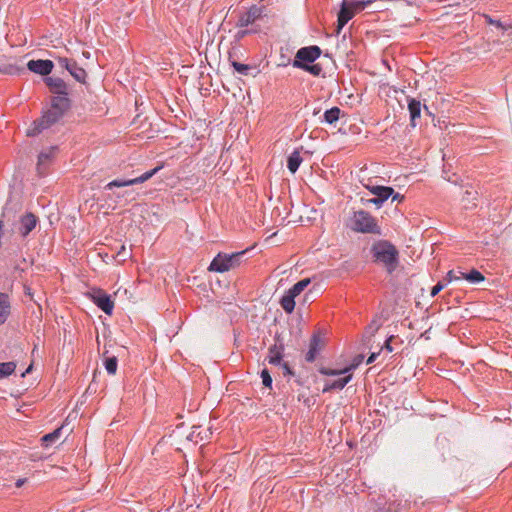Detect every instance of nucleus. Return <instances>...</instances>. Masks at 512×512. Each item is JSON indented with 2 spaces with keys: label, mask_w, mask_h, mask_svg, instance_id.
<instances>
[{
  "label": "nucleus",
  "mask_w": 512,
  "mask_h": 512,
  "mask_svg": "<svg viewBox=\"0 0 512 512\" xmlns=\"http://www.w3.org/2000/svg\"><path fill=\"white\" fill-rule=\"evenodd\" d=\"M370 252L374 261L383 264L389 274L396 270L399 264V251L392 242L378 240L373 243Z\"/></svg>",
  "instance_id": "obj_1"
},
{
  "label": "nucleus",
  "mask_w": 512,
  "mask_h": 512,
  "mask_svg": "<svg viewBox=\"0 0 512 512\" xmlns=\"http://www.w3.org/2000/svg\"><path fill=\"white\" fill-rule=\"evenodd\" d=\"M347 227L357 233L382 234L376 219L365 210L353 211L349 216Z\"/></svg>",
  "instance_id": "obj_2"
},
{
  "label": "nucleus",
  "mask_w": 512,
  "mask_h": 512,
  "mask_svg": "<svg viewBox=\"0 0 512 512\" xmlns=\"http://www.w3.org/2000/svg\"><path fill=\"white\" fill-rule=\"evenodd\" d=\"M65 114L55 109L48 108L42 112L40 118L34 120L26 131L28 137H35L52 125L58 123Z\"/></svg>",
  "instance_id": "obj_3"
},
{
  "label": "nucleus",
  "mask_w": 512,
  "mask_h": 512,
  "mask_svg": "<svg viewBox=\"0 0 512 512\" xmlns=\"http://www.w3.org/2000/svg\"><path fill=\"white\" fill-rule=\"evenodd\" d=\"M322 54V50L317 45L301 47L297 50L292 61V66L297 69H303L305 65L314 63Z\"/></svg>",
  "instance_id": "obj_4"
},
{
  "label": "nucleus",
  "mask_w": 512,
  "mask_h": 512,
  "mask_svg": "<svg viewBox=\"0 0 512 512\" xmlns=\"http://www.w3.org/2000/svg\"><path fill=\"white\" fill-rule=\"evenodd\" d=\"M367 189L374 195V197L369 199L361 198L362 203L366 206L374 205L378 209L383 206L394 192L392 187L382 185H368Z\"/></svg>",
  "instance_id": "obj_5"
},
{
  "label": "nucleus",
  "mask_w": 512,
  "mask_h": 512,
  "mask_svg": "<svg viewBox=\"0 0 512 512\" xmlns=\"http://www.w3.org/2000/svg\"><path fill=\"white\" fill-rule=\"evenodd\" d=\"M89 298L91 301L101 309L106 315L111 316L114 310V302L109 295L104 290L97 288L92 289L89 293Z\"/></svg>",
  "instance_id": "obj_6"
},
{
  "label": "nucleus",
  "mask_w": 512,
  "mask_h": 512,
  "mask_svg": "<svg viewBox=\"0 0 512 512\" xmlns=\"http://www.w3.org/2000/svg\"><path fill=\"white\" fill-rule=\"evenodd\" d=\"M264 7L252 5L246 12L242 13L237 22L236 27L244 28L254 24L257 20L262 19L264 16Z\"/></svg>",
  "instance_id": "obj_7"
},
{
  "label": "nucleus",
  "mask_w": 512,
  "mask_h": 512,
  "mask_svg": "<svg viewBox=\"0 0 512 512\" xmlns=\"http://www.w3.org/2000/svg\"><path fill=\"white\" fill-rule=\"evenodd\" d=\"M27 68L29 71L35 74L50 77L49 74L52 72L54 68V63L52 60L49 59L30 60L27 63Z\"/></svg>",
  "instance_id": "obj_8"
},
{
  "label": "nucleus",
  "mask_w": 512,
  "mask_h": 512,
  "mask_svg": "<svg viewBox=\"0 0 512 512\" xmlns=\"http://www.w3.org/2000/svg\"><path fill=\"white\" fill-rule=\"evenodd\" d=\"M231 270V259L227 253L219 252L210 262L208 271L216 273H225Z\"/></svg>",
  "instance_id": "obj_9"
},
{
  "label": "nucleus",
  "mask_w": 512,
  "mask_h": 512,
  "mask_svg": "<svg viewBox=\"0 0 512 512\" xmlns=\"http://www.w3.org/2000/svg\"><path fill=\"white\" fill-rule=\"evenodd\" d=\"M284 344L280 335L276 334L275 344L270 346L267 361L271 365L279 366L283 362Z\"/></svg>",
  "instance_id": "obj_10"
},
{
  "label": "nucleus",
  "mask_w": 512,
  "mask_h": 512,
  "mask_svg": "<svg viewBox=\"0 0 512 512\" xmlns=\"http://www.w3.org/2000/svg\"><path fill=\"white\" fill-rule=\"evenodd\" d=\"M45 84L53 95H69L67 83L59 77H45Z\"/></svg>",
  "instance_id": "obj_11"
},
{
  "label": "nucleus",
  "mask_w": 512,
  "mask_h": 512,
  "mask_svg": "<svg viewBox=\"0 0 512 512\" xmlns=\"http://www.w3.org/2000/svg\"><path fill=\"white\" fill-rule=\"evenodd\" d=\"M407 109L409 112L410 126L415 128L417 126V120L421 116L422 104L420 100L412 97H407Z\"/></svg>",
  "instance_id": "obj_12"
},
{
  "label": "nucleus",
  "mask_w": 512,
  "mask_h": 512,
  "mask_svg": "<svg viewBox=\"0 0 512 512\" xmlns=\"http://www.w3.org/2000/svg\"><path fill=\"white\" fill-rule=\"evenodd\" d=\"M37 223L38 218L33 213L27 212L26 214L20 217V234L23 237L28 236L30 232L35 229Z\"/></svg>",
  "instance_id": "obj_13"
},
{
  "label": "nucleus",
  "mask_w": 512,
  "mask_h": 512,
  "mask_svg": "<svg viewBox=\"0 0 512 512\" xmlns=\"http://www.w3.org/2000/svg\"><path fill=\"white\" fill-rule=\"evenodd\" d=\"M50 105V108L65 114L71 108V100L69 95H53Z\"/></svg>",
  "instance_id": "obj_14"
},
{
  "label": "nucleus",
  "mask_w": 512,
  "mask_h": 512,
  "mask_svg": "<svg viewBox=\"0 0 512 512\" xmlns=\"http://www.w3.org/2000/svg\"><path fill=\"white\" fill-rule=\"evenodd\" d=\"M11 296L6 292H0V320H7L11 315Z\"/></svg>",
  "instance_id": "obj_15"
},
{
  "label": "nucleus",
  "mask_w": 512,
  "mask_h": 512,
  "mask_svg": "<svg viewBox=\"0 0 512 512\" xmlns=\"http://www.w3.org/2000/svg\"><path fill=\"white\" fill-rule=\"evenodd\" d=\"M211 434L212 432L210 428L201 429V426H193L192 431L188 435L187 439L197 444L199 442L208 440Z\"/></svg>",
  "instance_id": "obj_16"
},
{
  "label": "nucleus",
  "mask_w": 512,
  "mask_h": 512,
  "mask_svg": "<svg viewBox=\"0 0 512 512\" xmlns=\"http://www.w3.org/2000/svg\"><path fill=\"white\" fill-rule=\"evenodd\" d=\"M341 115L344 116V112L339 107L333 106L324 112L323 116L320 118V122L332 125L340 119Z\"/></svg>",
  "instance_id": "obj_17"
},
{
  "label": "nucleus",
  "mask_w": 512,
  "mask_h": 512,
  "mask_svg": "<svg viewBox=\"0 0 512 512\" xmlns=\"http://www.w3.org/2000/svg\"><path fill=\"white\" fill-rule=\"evenodd\" d=\"M381 325L377 324V322H371L366 326L365 331L362 335V345L364 348H372V338L375 336L376 332L380 329Z\"/></svg>",
  "instance_id": "obj_18"
},
{
  "label": "nucleus",
  "mask_w": 512,
  "mask_h": 512,
  "mask_svg": "<svg viewBox=\"0 0 512 512\" xmlns=\"http://www.w3.org/2000/svg\"><path fill=\"white\" fill-rule=\"evenodd\" d=\"M230 65L233 67L234 71L237 72L241 76H256L259 71L256 70V67H253L248 64L240 63L236 60L229 59Z\"/></svg>",
  "instance_id": "obj_19"
},
{
  "label": "nucleus",
  "mask_w": 512,
  "mask_h": 512,
  "mask_svg": "<svg viewBox=\"0 0 512 512\" xmlns=\"http://www.w3.org/2000/svg\"><path fill=\"white\" fill-rule=\"evenodd\" d=\"M356 14L350 1L343 0L338 11L337 18H340L342 22L348 23Z\"/></svg>",
  "instance_id": "obj_20"
},
{
  "label": "nucleus",
  "mask_w": 512,
  "mask_h": 512,
  "mask_svg": "<svg viewBox=\"0 0 512 512\" xmlns=\"http://www.w3.org/2000/svg\"><path fill=\"white\" fill-rule=\"evenodd\" d=\"M300 149H295L288 157H287V168L292 173L295 174L297 170L299 169L303 158L300 154Z\"/></svg>",
  "instance_id": "obj_21"
},
{
  "label": "nucleus",
  "mask_w": 512,
  "mask_h": 512,
  "mask_svg": "<svg viewBox=\"0 0 512 512\" xmlns=\"http://www.w3.org/2000/svg\"><path fill=\"white\" fill-rule=\"evenodd\" d=\"M296 296L293 295L289 290L285 291L280 298V305L283 310L287 313H292L296 305Z\"/></svg>",
  "instance_id": "obj_22"
},
{
  "label": "nucleus",
  "mask_w": 512,
  "mask_h": 512,
  "mask_svg": "<svg viewBox=\"0 0 512 512\" xmlns=\"http://www.w3.org/2000/svg\"><path fill=\"white\" fill-rule=\"evenodd\" d=\"M351 379L352 375L349 374L335 381L327 382L323 388V392L325 393L332 390H341L350 382Z\"/></svg>",
  "instance_id": "obj_23"
},
{
  "label": "nucleus",
  "mask_w": 512,
  "mask_h": 512,
  "mask_svg": "<svg viewBox=\"0 0 512 512\" xmlns=\"http://www.w3.org/2000/svg\"><path fill=\"white\" fill-rule=\"evenodd\" d=\"M68 72L77 82L81 84L86 83L87 72L84 68L80 67L76 61L73 62Z\"/></svg>",
  "instance_id": "obj_24"
},
{
  "label": "nucleus",
  "mask_w": 512,
  "mask_h": 512,
  "mask_svg": "<svg viewBox=\"0 0 512 512\" xmlns=\"http://www.w3.org/2000/svg\"><path fill=\"white\" fill-rule=\"evenodd\" d=\"M164 168V163L157 165L156 167L144 172L140 176L133 178L134 185L141 184L152 178L156 175L160 170Z\"/></svg>",
  "instance_id": "obj_25"
},
{
  "label": "nucleus",
  "mask_w": 512,
  "mask_h": 512,
  "mask_svg": "<svg viewBox=\"0 0 512 512\" xmlns=\"http://www.w3.org/2000/svg\"><path fill=\"white\" fill-rule=\"evenodd\" d=\"M57 147H51L48 150L41 151L38 155V163H37V169L40 174H42V166L50 161V159L53 157L55 150Z\"/></svg>",
  "instance_id": "obj_26"
},
{
  "label": "nucleus",
  "mask_w": 512,
  "mask_h": 512,
  "mask_svg": "<svg viewBox=\"0 0 512 512\" xmlns=\"http://www.w3.org/2000/svg\"><path fill=\"white\" fill-rule=\"evenodd\" d=\"M462 279L467 280L472 284H477L485 280L484 275L477 269H472L467 273L460 272Z\"/></svg>",
  "instance_id": "obj_27"
},
{
  "label": "nucleus",
  "mask_w": 512,
  "mask_h": 512,
  "mask_svg": "<svg viewBox=\"0 0 512 512\" xmlns=\"http://www.w3.org/2000/svg\"><path fill=\"white\" fill-rule=\"evenodd\" d=\"M250 250H251V248H247V249L242 250V251H238V252H234V253L228 254V258L231 259V269H234V268L240 266L242 264V262L244 261L243 260L244 256Z\"/></svg>",
  "instance_id": "obj_28"
},
{
  "label": "nucleus",
  "mask_w": 512,
  "mask_h": 512,
  "mask_svg": "<svg viewBox=\"0 0 512 512\" xmlns=\"http://www.w3.org/2000/svg\"><path fill=\"white\" fill-rule=\"evenodd\" d=\"M134 185L132 179H114L104 186V190H112L114 188H121Z\"/></svg>",
  "instance_id": "obj_29"
},
{
  "label": "nucleus",
  "mask_w": 512,
  "mask_h": 512,
  "mask_svg": "<svg viewBox=\"0 0 512 512\" xmlns=\"http://www.w3.org/2000/svg\"><path fill=\"white\" fill-rule=\"evenodd\" d=\"M311 283L310 278H304L296 282L290 289H288L293 295L298 297Z\"/></svg>",
  "instance_id": "obj_30"
},
{
  "label": "nucleus",
  "mask_w": 512,
  "mask_h": 512,
  "mask_svg": "<svg viewBox=\"0 0 512 512\" xmlns=\"http://www.w3.org/2000/svg\"><path fill=\"white\" fill-rule=\"evenodd\" d=\"M62 427L55 429L53 432L45 434L42 438V444L48 447L51 443L55 442L61 435Z\"/></svg>",
  "instance_id": "obj_31"
},
{
  "label": "nucleus",
  "mask_w": 512,
  "mask_h": 512,
  "mask_svg": "<svg viewBox=\"0 0 512 512\" xmlns=\"http://www.w3.org/2000/svg\"><path fill=\"white\" fill-rule=\"evenodd\" d=\"M15 368H16L15 362L10 361V362L0 363V379L11 375L15 371Z\"/></svg>",
  "instance_id": "obj_32"
},
{
  "label": "nucleus",
  "mask_w": 512,
  "mask_h": 512,
  "mask_svg": "<svg viewBox=\"0 0 512 512\" xmlns=\"http://www.w3.org/2000/svg\"><path fill=\"white\" fill-rule=\"evenodd\" d=\"M104 366L109 374H115L117 371L118 360L116 356L106 357L104 360Z\"/></svg>",
  "instance_id": "obj_33"
},
{
  "label": "nucleus",
  "mask_w": 512,
  "mask_h": 512,
  "mask_svg": "<svg viewBox=\"0 0 512 512\" xmlns=\"http://www.w3.org/2000/svg\"><path fill=\"white\" fill-rule=\"evenodd\" d=\"M323 345H324V341L321 338L320 331L314 333L310 340L309 348H314V350L320 351L322 349Z\"/></svg>",
  "instance_id": "obj_34"
},
{
  "label": "nucleus",
  "mask_w": 512,
  "mask_h": 512,
  "mask_svg": "<svg viewBox=\"0 0 512 512\" xmlns=\"http://www.w3.org/2000/svg\"><path fill=\"white\" fill-rule=\"evenodd\" d=\"M303 71L315 76V77H318L320 76V74L322 73V66L318 63H312V64H309V65H305V67L302 69Z\"/></svg>",
  "instance_id": "obj_35"
},
{
  "label": "nucleus",
  "mask_w": 512,
  "mask_h": 512,
  "mask_svg": "<svg viewBox=\"0 0 512 512\" xmlns=\"http://www.w3.org/2000/svg\"><path fill=\"white\" fill-rule=\"evenodd\" d=\"M372 2H374V0H350L352 8H354L356 13L364 10Z\"/></svg>",
  "instance_id": "obj_36"
},
{
  "label": "nucleus",
  "mask_w": 512,
  "mask_h": 512,
  "mask_svg": "<svg viewBox=\"0 0 512 512\" xmlns=\"http://www.w3.org/2000/svg\"><path fill=\"white\" fill-rule=\"evenodd\" d=\"M319 372L322 375H326V376H338V375H342V374L348 373V369L344 368V369L337 370V369H330V368H326V367H321L319 369Z\"/></svg>",
  "instance_id": "obj_37"
},
{
  "label": "nucleus",
  "mask_w": 512,
  "mask_h": 512,
  "mask_svg": "<svg viewBox=\"0 0 512 512\" xmlns=\"http://www.w3.org/2000/svg\"><path fill=\"white\" fill-rule=\"evenodd\" d=\"M258 32H259L258 28H246V27H244V29H240V30L237 31V33L235 34V39L236 40H241L244 37H246L247 35L256 34Z\"/></svg>",
  "instance_id": "obj_38"
},
{
  "label": "nucleus",
  "mask_w": 512,
  "mask_h": 512,
  "mask_svg": "<svg viewBox=\"0 0 512 512\" xmlns=\"http://www.w3.org/2000/svg\"><path fill=\"white\" fill-rule=\"evenodd\" d=\"M261 378H262V383L265 387L267 388H272V377L270 375V372L268 369L264 368L262 371H261Z\"/></svg>",
  "instance_id": "obj_39"
},
{
  "label": "nucleus",
  "mask_w": 512,
  "mask_h": 512,
  "mask_svg": "<svg viewBox=\"0 0 512 512\" xmlns=\"http://www.w3.org/2000/svg\"><path fill=\"white\" fill-rule=\"evenodd\" d=\"M74 61H75L74 59H70V58H66V57H59L57 59L59 66L67 71H69V69L71 68V65L73 64Z\"/></svg>",
  "instance_id": "obj_40"
},
{
  "label": "nucleus",
  "mask_w": 512,
  "mask_h": 512,
  "mask_svg": "<svg viewBox=\"0 0 512 512\" xmlns=\"http://www.w3.org/2000/svg\"><path fill=\"white\" fill-rule=\"evenodd\" d=\"M74 61H75L74 59H70V58H66V57H59L57 59L59 66L67 71H69V69L71 68V65L73 64Z\"/></svg>",
  "instance_id": "obj_41"
},
{
  "label": "nucleus",
  "mask_w": 512,
  "mask_h": 512,
  "mask_svg": "<svg viewBox=\"0 0 512 512\" xmlns=\"http://www.w3.org/2000/svg\"><path fill=\"white\" fill-rule=\"evenodd\" d=\"M364 360V355L363 354H358L356 355L353 360H352V363L348 366V367H345L346 369H348V372L357 368Z\"/></svg>",
  "instance_id": "obj_42"
},
{
  "label": "nucleus",
  "mask_w": 512,
  "mask_h": 512,
  "mask_svg": "<svg viewBox=\"0 0 512 512\" xmlns=\"http://www.w3.org/2000/svg\"><path fill=\"white\" fill-rule=\"evenodd\" d=\"M484 18H485L486 23H488L490 25H494L497 28L506 30L505 25L500 20L494 19L490 15H486V14L484 15Z\"/></svg>",
  "instance_id": "obj_43"
},
{
  "label": "nucleus",
  "mask_w": 512,
  "mask_h": 512,
  "mask_svg": "<svg viewBox=\"0 0 512 512\" xmlns=\"http://www.w3.org/2000/svg\"><path fill=\"white\" fill-rule=\"evenodd\" d=\"M297 399L298 401H302L304 405L307 406L308 408L315 404V399L313 397H306L303 394H299Z\"/></svg>",
  "instance_id": "obj_44"
},
{
  "label": "nucleus",
  "mask_w": 512,
  "mask_h": 512,
  "mask_svg": "<svg viewBox=\"0 0 512 512\" xmlns=\"http://www.w3.org/2000/svg\"><path fill=\"white\" fill-rule=\"evenodd\" d=\"M446 286L445 281H439L436 285H434L431 289L430 295L431 297H435L444 287Z\"/></svg>",
  "instance_id": "obj_45"
},
{
  "label": "nucleus",
  "mask_w": 512,
  "mask_h": 512,
  "mask_svg": "<svg viewBox=\"0 0 512 512\" xmlns=\"http://www.w3.org/2000/svg\"><path fill=\"white\" fill-rule=\"evenodd\" d=\"M319 351L314 350V348H309L308 352L305 355V360L309 363H312L315 361L317 354Z\"/></svg>",
  "instance_id": "obj_46"
},
{
  "label": "nucleus",
  "mask_w": 512,
  "mask_h": 512,
  "mask_svg": "<svg viewBox=\"0 0 512 512\" xmlns=\"http://www.w3.org/2000/svg\"><path fill=\"white\" fill-rule=\"evenodd\" d=\"M279 366L282 368L284 376H294V372L287 362L283 361Z\"/></svg>",
  "instance_id": "obj_47"
},
{
  "label": "nucleus",
  "mask_w": 512,
  "mask_h": 512,
  "mask_svg": "<svg viewBox=\"0 0 512 512\" xmlns=\"http://www.w3.org/2000/svg\"><path fill=\"white\" fill-rule=\"evenodd\" d=\"M393 339H394V335L389 336V337L385 340V342H384L383 346L380 348V350H379V351H381V350L385 349V350H387L388 352H392V351H393V347H392V345H391V342H392V340H393Z\"/></svg>",
  "instance_id": "obj_48"
},
{
  "label": "nucleus",
  "mask_w": 512,
  "mask_h": 512,
  "mask_svg": "<svg viewBox=\"0 0 512 512\" xmlns=\"http://www.w3.org/2000/svg\"><path fill=\"white\" fill-rule=\"evenodd\" d=\"M460 279H462V275H461V276H457V275H455L454 271H452V270H451V271H449V272L447 273L446 278H445V279H443L442 281H445V282H446V284H447V283H450V282H452V281L460 280Z\"/></svg>",
  "instance_id": "obj_49"
},
{
  "label": "nucleus",
  "mask_w": 512,
  "mask_h": 512,
  "mask_svg": "<svg viewBox=\"0 0 512 512\" xmlns=\"http://www.w3.org/2000/svg\"><path fill=\"white\" fill-rule=\"evenodd\" d=\"M314 298V292L309 290L304 294L303 303L312 302Z\"/></svg>",
  "instance_id": "obj_50"
},
{
  "label": "nucleus",
  "mask_w": 512,
  "mask_h": 512,
  "mask_svg": "<svg viewBox=\"0 0 512 512\" xmlns=\"http://www.w3.org/2000/svg\"><path fill=\"white\" fill-rule=\"evenodd\" d=\"M347 23L341 21L340 18H337V26H336V34H340L342 29L346 26Z\"/></svg>",
  "instance_id": "obj_51"
},
{
  "label": "nucleus",
  "mask_w": 512,
  "mask_h": 512,
  "mask_svg": "<svg viewBox=\"0 0 512 512\" xmlns=\"http://www.w3.org/2000/svg\"><path fill=\"white\" fill-rule=\"evenodd\" d=\"M390 197L392 198V202H395V201L400 202L401 200L404 199L403 195H401L400 193L395 192V191L393 192V194Z\"/></svg>",
  "instance_id": "obj_52"
},
{
  "label": "nucleus",
  "mask_w": 512,
  "mask_h": 512,
  "mask_svg": "<svg viewBox=\"0 0 512 512\" xmlns=\"http://www.w3.org/2000/svg\"><path fill=\"white\" fill-rule=\"evenodd\" d=\"M379 354H380V351H378V352H372V353L370 354V356L368 357V359H367L366 363H367V364H371V363H373V362L376 360V358H377V356H378Z\"/></svg>",
  "instance_id": "obj_53"
},
{
  "label": "nucleus",
  "mask_w": 512,
  "mask_h": 512,
  "mask_svg": "<svg viewBox=\"0 0 512 512\" xmlns=\"http://www.w3.org/2000/svg\"><path fill=\"white\" fill-rule=\"evenodd\" d=\"M27 481L26 478H21V479H18L15 483L16 487L20 488L24 485V483Z\"/></svg>",
  "instance_id": "obj_54"
},
{
  "label": "nucleus",
  "mask_w": 512,
  "mask_h": 512,
  "mask_svg": "<svg viewBox=\"0 0 512 512\" xmlns=\"http://www.w3.org/2000/svg\"><path fill=\"white\" fill-rule=\"evenodd\" d=\"M430 331H431V327H429L428 329H426L424 331V333L421 334L422 337H425V339H430Z\"/></svg>",
  "instance_id": "obj_55"
},
{
  "label": "nucleus",
  "mask_w": 512,
  "mask_h": 512,
  "mask_svg": "<svg viewBox=\"0 0 512 512\" xmlns=\"http://www.w3.org/2000/svg\"><path fill=\"white\" fill-rule=\"evenodd\" d=\"M122 255H123V256H125V255H126V249H125V246H124V245H122V246H121L120 250H119V251H118V253H117V256H122Z\"/></svg>",
  "instance_id": "obj_56"
},
{
  "label": "nucleus",
  "mask_w": 512,
  "mask_h": 512,
  "mask_svg": "<svg viewBox=\"0 0 512 512\" xmlns=\"http://www.w3.org/2000/svg\"><path fill=\"white\" fill-rule=\"evenodd\" d=\"M424 113L429 117L434 118V114L429 110V108L426 105H424Z\"/></svg>",
  "instance_id": "obj_57"
},
{
  "label": "nucleus",
  "mask_w": 512,
  "mask_h": 512,
  "mask_svg": "<svg viewBox=\"0 0 512 512\" xmlns=\"http://www.w3.org/2000/svg\"><path fill=\"white\" fill-rule=\"evenodd\" d=\"M32 367H33V366H32V364H30V366L26 369V371H25V372H23V373L21 374V376H22V377H25V375H26V374L30 373V372H31V370H32Z\"/></svg>",
  "instance_id": "obj_58"
},
{
  "label": "nucleus",
  "mask_w": 512,
  "mask_h": 512,
  "mask_svg": "<svg viewBox=\"0 0 512 512\" xmlns=\"http://www.w3.org/2000/svg\"><path fill=\"white\" fill-rule=\"evenodd\" d=\"M279 315L281 316V315H282V312H281L279 309H276V312H275V315H274V319H273V320H274V321H277V318H278V316H279Z\"/></svg>",
  "instance_id": "obj_59"
},
{
  "label": "nucleus",
  "mask_w": 512,
  "mask_h": 512,
  "mask_svg": "<svg viewBox=\"0 0 512 512\" xmlns=\"http://www.w3.org/2000/svg\"><path fill=\"white\" fill-rule=\"evenodd\" d=\"M7 213H8V207H7V205H6V206L4 207V209H3V212H2V218H5V217H6V215H7Z\"/></svg>",
  "instance_id": "obj_60"
},
{
  "label": "nucleus",
  "mask_w": 512,
  "mask_h": 512,
  "mask_svg": "<svg viewBox=\"0 0 512 512\" xmlns=\"http://www.w3.org/2000/svg\"><path fill=\"white\" fill-rule=\"evenodd\" d=\"M408 5H415L416 0H405Z\"/></svg>",
  "instance_id": "obj_61"
},
{
  "label": "nucleus",
  "mask_w": 512,
  "mask_h": 512,
  "mask_svg": "<svg viewBox=\"0 0 512 512\" xmlns=\"http://www.w3.org/2000/svg\"><path fill=\"white\" fill-rule=\"evenodd\" d=\"M0 72H2V73H8L7 68H1V67H0Z\"/></svg>",
  "instance_id": "obj_62"
},
{
  "label": "nucleus",
  "mask_w": 512,
  "mask_h": 512,
  "mask_svg": "<svg viewBox=\"0 0 512 512\" xmlns=\"http://www.w3.org/2000/svg\"><path fill=\"white\" fill-rule=\"evenodd\" d=\"M295 382L298 384V385H302V381L300 379H296Z\"/></svg>",
  "instance_id": "obj_63"
},
{
  "label": "nucleus",
  "mask_w": 512,
  "mask_h": 512,
  "mask_svg": "<svg viewBox=\"0 0 512 512\" xmlns=\"http://www.w3.org/2000/svg\"><path fill=\"white\" fill-rule=\"evenodd\" d=\"M25 289H26V293L30 295V294H31V292H30V288H29V287H26Z\"/></svg>",
  "instance_id": "obj_64"
}]
</instances>
